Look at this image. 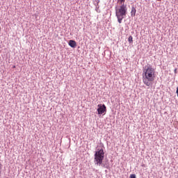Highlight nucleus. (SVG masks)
<instances>
[{
	"instance_id": "obj_1",
	"label": "nucleus",
	"mask_w": 178,
	"mask_h": 178,
	"mask_svg": "<svg viewBox=\"0 0 178 178\" xmlns=\"http://www.w3.org/2000/svg\"><path fill=\"white\" fill-rule=\"evenodd\" d=\"M155 80V69L152 66H146L143 70V81L147 87H151Z\"/></svg>"
},
{
	"instance_id": "obj_2",
	"label": "nucleus",
	"mask_w": 178,
	"mask_h": 178,
	"mask_svg": "<svg viewBox=\"0 0 178 178\" xmlns=\"http://www.w3.org/2000/svg\"><path fill=\"white\" fill-rule=\"evenodd\" d=\"M127 13V8L124 5V3H123L119 8H117V7L115 8V16H116V17L118 19V23H120V24H122V20H123V19H124Z\"/></svg>"
},
{
	"instance_id": "obj_3",
	"label": "nucleus",
	"mask_w": 178,
	"mask_h": 178,
	"mask_svg": "<svg viewBox=\"0 0 178 178\" xmlns=\"http://www.w3.org/2000/svg\"><path fill=\"white\" fill-rule=\"evenodd\" d=\"M104 158H105V152H104V149H98L95 153L94 161L95 165H99L101 166V165H102Z\"/></svg>"
},
{
	"instance_id": "obj_4",
	"label": "nucleus",
	"mask_w": 178,
	"mask_h": 178,
	"mask_svg": "<svg viewBox=\"0 0 178 178\" xmlns=\"http://www.w3.org/2000/svg\"><path fill=\"white\" fill-rule=\"evenodd\" d=\"M97 106L98 115H103L104 112H106V106L105 104H98Z\"/></svg>"
},
{
	"instance_id": "obj_5",
	"label": "nucleus",
	"mask_w": 178,
	"mask_h": 178,
	"mask_svg": "<svg viewBox=\"0 0 178 178\" xmlns=\"http://www.w3.org/2000/svg\"><path fill=\"white\" fill-rule=\"evenodd\" d=\"M68 45H70L71 48H76V47L77 46V43L76 42V41L73 40H70L69 41Z\"/></svg>"
},
{
	"instance_id": "obj_6",
	"label": "nucleus",
	"mask_w": 178,
	"mask_h": 178,
	"mask_svg": "<svg viewBox=\"0 0 178 178\" xmlns=\"http://www.w3.org/2000/svg\"><path fill=\"white\" fill-rule=\"evenodd\" d=\"M137 12V10H136V8L134 7L131 8V16H136V13Z\"/></svg>"
},
{
	"instance_id": "obj_7",
	"label": "nucleus",
	"mask_w": 178,
	"mask_h": 178,
	"mask_svg": "<svg viewBox=\"0 0 178 178\" xmlns=\"http://www.w3.org/2000/svg\"><path fill=\"white\" fill-rule=\"evenodd\" d=\"M129 44H133V36L130 35L128 38Z\"/></svg>"
},
{
	"instance_id": "obj_8",
	"label": "nucleus",
	"mask_w": 178,
	"mask_h": 178,
	"mask_svg": "<svg viewBox=\"0 0 178 178\" xmlns=\"http://www.w3.org/2000/svg\"><path fill=\"white\" fill-rule=\"evenodd\" d=\"M130 178H136V175L131 174V175H130Z\"/></svg>"
},
{
	"instance_id": "obj_9",
	"label": "nucleus",
	"mask_w": 178,
	"mask_h": 178,
	"mask_svg": "<svg viewBox=\"0 0 178 178\" xmlns=\"http://www.w3.org/2000/svg\"><path fill=\"white\" fill-rule=\"evenodd\" d=\"M119 1H120V3H121V5H122V3H124V1H125V0H119Z\"/></svg>"
},
{
	"instance_id": "obj_10",
	"label": "nucleus",
	"mask_w": 178,
	"mask_h": 178,
	"mask_svg": "<svg viewBox=\"0 0 178 178\" xmlns=\"http://www.w3.org/2000/svg\"><path fill=\"white\" fill-rule=\"evenodd\" d=\"M176 92H177V97H178V87L177 88V91H176Z\"/></svg>"
},
{
	"instance_id": "obj_11",
	"label": "nucleus",
	"mask_w": 178,
	"mask_h": 178,
	"mask_svg": "<svg viewBox=\"0 0 178 178\" xmlns=\"http://www.w3.org/2000/svg\"><path fill=\"white\" fill-rule=\"evenodd\" d=\"M15 67H16V66H15V65H14V66H13V69H15Z\"/></svg>"
},
{
	"instance_id": "obj_12",
	"label": "nucleus",
	"mask_w": 178,
	"mask_h": 178,
	"mask_svg": "<svg viewBox=\"0 0 178 178\" xmlns=\"http://www.w3.org/2000/svg\"><path fill=\"white\" fill-rule=\"evenodd\" d=\"M142 166H145V165L143 164V165H142Z\"/></svg>"
},
{
	"instance_id": "obj_13",
	"label": "nucleus",
	"mask_w": 178,
	"mask_h": 178,
	"mask_svg": "<svg viewBox=\"0 0 178 178\" xmlns=\"http://www.w3.org/2000/svg\"><path fill=\"white\" fill-rule=\"evenodd\" d=\"M157 1H162V0H157Z\"/></svg>"
}]
</instances>
